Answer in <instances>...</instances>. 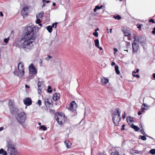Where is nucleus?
Segmentation results:
<instances>
[{
    "label": "nucleus",
    "mask_w": 155,
    "mask_h": 155,
    "mask_svg": "<svg viewBox=\"0 0 155 155\" xmlns=\"http://www.w3.org/2000/svg\"><path fill=\"white\" fill-rule=\"evenodd\" d=\"M125 126V124H123L122 126V128H121V130H124L125 129L124 127Z\"/></svg>",
    "instance_id": "obj_46"
},
{
    "label": "nucleus",
    "mask_w": 155,
    "mask_h": 155,
    "mask_svg": "<svg viewBox=\"0 0 155 155\" xmlns=\"http://www.w3.org/2000/svg\"><path fill=\"white\" fill-rule=\"evenodd\" d=\"M8 38H5L4 39V41L5 43H7L8 42Z\"/></svg>",
    "instance_id": "obj_50"
},
{
    "label": "nucleus",
    "mask_w": 155,
    "mask_h": 155,
    "mask_svg": "<svg viewBox=\"0 0 155 155\" xmlns=\"http://www.w3.org/2000/svg\"><path fill=\"white\" fill-rule=\"evenodd\" d=\"M44 12L43 11H41L40 13H39L36 15V18L40 19L42 18L44 15Z\"/></svg>",
    "instance_id": "obj_17"
},
{
    "label": "nucleus",
    "mask_w": 155,
    "mask_h": 155,
    "mask_svg": "<svg viewBox=\"0 0 155 155\" xmlns=\"http://www.w3.org/2000/svg\"><path fill=\"white\" fill-rule=\"evenodd\" d=\"M126 45L127 46V48H128V46H130V42H126Z\"/></svg>",
    "instance_id": "obj_47"
},
{
    "label": "nucleus",
    "mask_w": 155,
    "mask_h": 155,
    "mask_svg": "<svg viewBox=\"0 0 155 155\" xmlns=\"http://www.w3.org/2000/svg\"><path fill=\"white\" fill-rule=\"evenodd\" d=\"M37 104H38L39 106H41V101L40 100H38L37 102Z\"/></svg>",
    "instance_id": "obj_44"
},
{
    "label": "nucleus",
    "mask_w": 155,
    "mask_h": 155,
    "mask_svg": "<svg viewBox=\"0 0 155 155\" xmlns=\"http://www.w3.org/2000/svg\"><path fill=\"white\" fill-rule=\"evenodd\" d=\"M140 131L141 133L142 134H143V135H145V136H146L148 137H149L151 138H152L151 137H149V136H147V135H146L145 134V133L144 132V130L143 128L141 130H140Z\"/></svg>",
    "instance_id": "obj_29"
},
{
    "label": "nucleus",
    "mask_w": 155,
    "mask_h": 155,
    "mask_svg": "<svg viewBox=\"0 0 155 155\" xmlns=\"http://www.w3.org/2000/svg\"><path fill=\"white\" fill-rule=\"evenodd\" d=\"M58 115L59 117H58V116L56 115L55 116V118H56V117H60V118H63L64 119V117H62V116L61 115V114L60 113H58Z\"/></svg>",
    "instance_id": "obj_33"
},
{
    "label": "nucleus",
    "mask_w": 155,
    "mask_h": 155,
    "mask_svg": "<svg viewBox=\"0 0 155 155\" xmlns=\"http://www.w3.org/2000/svg\"><path fill=\"white\" fill-rule=\"evenodd\" d=\"M142 114V113L140 111H139L138 113V114L139 115H140Z\"/></svg>",
    "instance_id": "obj_57"
},
{
    "label": "nucleus",
    "mask_w": 155,
    "mask_h": 155,
    "mask_svg": "<svg viewBox=\"0 0 155 155\" xmlns=\"http://www.w3.org/2000/svg\"><path fill=\"white\" fill-rule=\"evenodd\" d=\"M29 70L31 74H36L37 73V69L32 64H31L28 67Z\"/></svg>",
    "instance_id": "obj_7"
},
{
    "label": "nucleus",
    "mask_w": 155,
    "mask_h": 155,
    "mask_svg": "<svg viewBox=\"0 0 155 155\" xmlns=\"http://www.w3.org/2000/svg\"><path fill=\"white\" fill-rule=\"evenodd\" d=\"M61 119V118L60 117H57L56 118V120L57 121L59 124L62 125L63 123V122H64V120H59Z\"/></svg>",
    "instance_id": "obj_22"
},
{
    "label": "nucleus",
    "mask_w": 155,
    "mask_h": 155,
    "mask_svg": "<svg viewBox=\"0 0 155 155\" xmlns=\"http://www.w3.org/2000/svg\"><path fill=\"white\" fill-rule=\"evenodd\" d=\"M146 136H141V140H146V138L145 137Z\"/></svg>",
    "instance_id": "obj_41"
},
{
    "label": "nucleus",
    "mask_w": 155,
    "mask_h": 155,
    "mask_svg": "<svg viewBox=\"0 0 155 155\" xmlns=\"http://www.w3.org/2000/svg\"><path fill=\"white\" fill-rule=\"evenodd\" d=\"M114 54H116V52L117 51V50L116 48H114Z\"/></svg>",
    "instance_id": "obj_51"
},
{
    "label": "nucleus",
    "mask_w": 155,
    "mask_h": 155,
    "mask_svg": "<svg viewBox=\"0 0 155 155\" xmlns=\"http://www.w3.org/2000/svg\"><path fill=\"white\" fill-rule=\"evenodd\" d=\"M40 129H42L44 131H45L47 129V127L43 125H41L40 127Z\"/></svg>",
    "instance_id": "obj_31"
},
{
    "label": "nucleus",
    "mask_w": 155,
    "mask_h": 155,
    "mask_svg": "<svg viewBox=\"0 0 155 155\" xmlns=\"http://www.w3.org/2000/svg\"><path fill=\"white\" fill-rule=\"evenodd\" d=\"M15 118L19 123L24 128L26 127V125L24 123L26 119V115L24 112H20L15 115Z\"/></svg>",
    "instance_id": "obj_2"
},
{
    "label": "nucleus",
    "mask_w": 155,
    "mask_h": 155,
    "mask_svg": "<svg viewBox=\"0 0 155 155\" xmlns=\"http://www.w3.org/2000/svg\"><path fill=\"white\" fill-rule=\"evenodd\" d=\"M57 22H55L54 23H53L52 24V25L51 26L52 27V28L53 27H54V26H54V28H55L56 27H57Z\"/></svg>",
    "instance_id": "obj_40"
},
{
    "label": "nucleus",
    "mask_w": 155,
    "mask_h": 155,
    "mask_svg": "<svg viewBox=\"0 0 155 155\" xmlns=\"http://www.w3.org/2000/svg\"><path fill=\"white\" fill-rule=\"evenodd\" d=\"M9 109L11 114H12V115H15L17 114V113H18L19 112L18 109L15 106Z\"/></svg>",
    "instance_id": "obj_10"
},
{
    "label": "nucleus",
    "mask_w": 155,
    "mask_h": 155,
    "mask_svg": "<svg viewBox=\"0 0 155 155\" xmlns=\"http://www.w3.org/2000/svg\"><path fill=\"white\" fill-rule=\"evenodd\" d=\"M95 45L97 47H98L99 46V41L98 39H97L94 41Z\"/></svg>",
    "instance_id": "obj_27"
},
{
    "label": "nucleus",
    "mask_w": 155,
    "mask_h": 155,
    "mask_svg": "<svg viewBox=\"0 0 155 155\" xmlns=\"http://www.w3.org/2000/svg\"><path fill=\"white\" fill-rule=\"evenodd\" d=\"M43 62V60L42 59H40L39 61L40 64L41 65Z\"/></svg>",
    "instance_id": "obj_54"
},
{
    "label": "nucleus",
    "mask_w": 155,
    "mask_h": 155,
    "mask_svg": "<svg viewBox=\"0 0 155 155\" xmlns=\"http://www.w3.org/2000/svg\"><path fill=\"white\" fill-rule=\"evenodd\" d=\"M0 15L2 16H3V14L2 12H0Z\"/></svg>",
    "instance_id": "obj_60"
},
{
    "label": "nucleus",
    "mask_w": 155,
    "mask_h": 155,
    "mask_svg": "<svg viewBox=\"0 0 155 155\" xmlns=\"http://www.w3.org/2000/svg\"><path fill=\"white\" fill-rule=\"evenodd\" d=\"M52 100L50 99H45L44 101L47 107H50L51 104V102H52Z\"/></svg>",
    "instance_id": "obj_13"
},
{
    "label": "nucleus",
    "mask_w": 155,
    "mask_h": 155,
    "mask_svg": "<svg viewBox=\"0 0 155 155\" xmlns=\"http://www.w3.org/2000/svg\"><path fill=\"white\" fill-rule=\"evenodd\" d=\"M14 74L16 75V76H18L19 74V72L17 71H15L14 72Z\"/></svg>",
    "instance_id": "obj_45"
},
{
    "label": "nucleus",
    "mask_w": 155,
    "mask_h": 155,
    "mask_svg": "<svg viewBox=\"0 0 155 155\" xmlns=\"http://www.w3.org/2000/svg\"><path fill=\"white\" fill-rule=\"evenodd\" d=\"M110 155H119V153L118 151H115L114 152H112Z\"/></svg>",
    "instance_id": "obj_32"
},
{
    "label": "nucleus",
    "mask_w": 155,
    "mask_h": 155,
    "mask_svg": "<svg viewBox=\"0 0 155 155\" xmlns=\"http://www.w3.org/2000/svg\"><path fill=\"white\" fill-rule=\"evenodd\" d=\"M47 90H48V92L49 93H51L52 91L51 90V87L50 86H49L48 87V88Z\"/></svg>",
    "instance_id": "obj_39"
},
{
    "label": "nucleus",
    "mask_w": 155,
    "mask_h": 155,
    "mask_svg": "<svg viewBox=\"0 0 155 155\" xmlns=\"http://www.w3.org/2000/svg\"><path fill=\"white\" fill-rule=\"evenodd\" d=\"M1 154L2 155H7V153L6 151L4 150L3 149V150L2 151Z\"/></svg>",
    "instance_id": "obj_38"
},
{
    "label": "nucleus",
    "mask_w": 155,
    "mask_h": 155,
    "mask_svg": "<svg viewBox=\"0 0 155 155\" xmlns=\"http://www.w3.org/2000/svg\"><path fill=\"white\" fill-rule=\"evenodd\" d=\"M103 7V5H101L100 6L97 5L95 7L97 8V9H100L101 8Z\"/></svg>",
    "instance_id": "obj_43"
},
{
    "label": "nucleus",
    "mask_w": 155,
    "mask_h": 155,
    "mask_svg": "<svg viewBox=\"0 0 155 155\" xmlns=\"http://www.w3.org/2000/svg\"><path fill=\"white\" fill-rule=\"evenodd\" d=\"M18 68L19 74L22 77L25 73L24 68L23 64L21 62H20L18 65Z\"/></svg>",
    "instance_id": "obj_6"
},
{
    "label": "nucleus",
    "mask_w": 155,
    "mask_h": 155,
    "mask_svg": "<svg viewBox=\"0 0 155 155\" xmlns=\"http://www.w3.org/2000/svg\"><path fill=\"white\" fill-rule=\"evenodd\" d=\"M139 48L138 42H133L132 43V52L133 53L135 54L137 52Z\"/></svg>",
    "instance_id": "obj_8"
},
{
    "label": "nucleus",
    "mask_w": 155,
    "mask_h": 155,
    "mask_svg": "<svg viewBox=\"0 0 155 155\" xmlns=\"http://www.w3.org/2000/svg\"><path fill=\"white\" fill-rule=\"evenodd\" d=\"M37 19L36 20V23L38 24L39 23L41 22V21H40V19L37 18Z\"/></svg>",
    "instance_id": "obj_42"
},
{
    "label": "nucleus",
    "mask_w": 155,
    "mask_h": 155,
    "mask_svg": "<svg viewBox=\"0 0 155 155\" xmlns=\"http://www.w3.org/2000/svg\"><path fill=\"white\" fill-rule=\"evenodd\" d=\"M101 83L103 85H105L107 84V78L104 76H102L101 78Z\"/></svg>",
    "instance_id": "obj_16"
},
{
    "label": "nucleus",
    "mask_w": 155,
    "mask_h": 155,
    "mask_svg": "<svg viewBox=\"0 0 155 155\" xmlns=\"http://www.w3.org/2000/svg\"><path fill=\"white\" fill-rule=\"evenodd\" d=\"M117 112H114L112 114V120L115 125H117L119 124V122L121 120L120 117V111H119L118 108L116 109Z\"/></svg>",
    "instance_id": "obj_3"
},
{
    "label": "nucleus",
    "mask_w": 155,
    "mask_h": 155,
    "mask_svg": "<svg viewBox=\"0 0 155 155\" xmlns=\"http://www.w3.org/2000/svg\"><path fill=\"white\" fill-rule=\"evenodd\" d=\"M147 38L144 36H141L139 39V41L143 48L147 46Z\"/></svg>",
    "instance_id": "obj_5"
},
{
    "label": "nucleus",
    "mask_w": 155,
    "mask_h": 155,
    "mask_svg": "<svg viewBox=\"0 0 155 155\" xmlns=\"http://www.w3.org/2000/svg\"><path fill=\"white\" fill-rule=\"evenodd\" d=\"M142 26V24H138L137 25V28H139V30L140 31L141 30V27Z\"/></svg>",
    "instance_id": "obj_37"
},
{
    "label": "nucleus",
    "mask_w": 155,
    "mask_h": 155,
    "mask_svg": "<svg viewBox=\"0 0 155 155\" xmlns=\"http://www.w3.org/2000/svg\"><path fill=\"white\" fill-rule=\"evenodd\" d=\"M36 29L34 25L27 27L25 29L24 37L15 42L16 46L27 52L31 50L33 47V43L36 38Z\"/></svg>",
    "instance_id": "obj_1"
},
{
    "label": "nucleus",
    "mask_w": 155,
    "mask_h": 155,
    "mask_svg": "<svg viewBox=\"0 0 155 155\" xmlns=\"http://www.w3.org/2000/svg\"><path fill=\"white\" fill-rule=\"evenodd\" d=\"M135 77H137V78H139L140 77V76L139 75L137 74V75H136Z\"/></svg>",
    "instance_id": "obj_58"
},
{
    "label": "nucleus",
    "mask_w": 155,
    "mask_h": 155,
    "mask_svg": "<svg viewBox=\"0 0 155 155\" xmlns=\"http://www.w3.org/2000/svg\"><path fill=\"white\" fill-rule=\"evenodd\" d=\"M153 78L155 79V73H153Z\"/></svg>",
    "instance_id": "obj_63"
},
{
    "label": "nucleus",
    "mask_w": 155,
    "mask_h": 155,
    "mask_svg": "<svg viewBox=\"0 0 155 155\" xmlns=\"http://www.w3.org/2000/svg\"><path fill=\"white\" fill-rule=\"evenodd\" d=\"M45 3H48L50 2V1L48 0H47V1L46 0V1H45Z\"/></svg>",
    "instance_id": "obj_61"
},
{
    "label": "nucleus",
    "mask_w": 155,
    "mask_h": 155,
    "mask_svg": "<svg viewBox=\"0 0 155 155\" xmlns=\"http://www.w3.org/2000/svg\"><path fill=\"white\" fill-rule=\"evenodd\" d=\"M38 93L39 94H40L41 92V86L42 85L41 82L39 81L38 83Z\"/></svg>",
    "instance_id": "obj_14"
},
{
    "label": "nucleus",
    "mask_w": 155,
    "mask_h": 155,
    "mask_svg": "<svg viewBox=\"0 0 155 155\" xmlns=\"http://www.w3.org/2000/svg\"><path fill=\"white\" fill-rule=\"evenodd\" d=\"M136 73V72L135 71H133L132 72V74H133V77H135V76L136 75L135 74Z\"/></svg>",
    "instance_id": "obj_52"
},
{
    "label": "nucleus",
    "mask_w": 155,
    "mask_h": 155,
    "mask_svg": "<svg viewBox=\"0 0 155 155\" xmlns=\"http://www.w3.org/2000/svg\"><path fill=\"white\" fill-rule=\"evenodd\" d=\"M113 18L118 20H119L121 19V17L119 15H117L116 16H114Z\"/></svg>",
    "instance_id": "obj_34"
},
{
    "label": "nucleus",
    "mask_w": 155,
    "mask_h": 155,
    "mask_svg": "<svg viewBox=\"0 0 155 155\" xmlns=\"http://www.w3.org/2000/svg\"><path fill=\"white\" fill-rule=\"evenodd\" d=\"M152 33L154 35L155 34V27L153 28V30L152 31Z\"/></svg>",
    "instance_id": "obj_53"
},
{
    "label": "nucleus",
    "mask_w": 155,
    "mask_h": 155,
    "mask_svg": "<svg viewBox=\"0 0 155 155\" xmlns=\"http://www.w3.org/2000/svg\"><path fill=\"white\" fill-rule=\"evenodd\" d=\"M77 107V105L74 101H73L70 104V109L73 111L75 110Z\"/></svg>",
    "instance_id": "obj_9"
},
{
    "label": "nucleus",
    "mask_w": 155,
    "mask_h": 155,
    "mask_svg": "<svg viewBox=\"0 0 155 155\" xmlns=\"http://www.w3.org/2000/svg\"><path fill=\"white\" fill-rule=\"evenodd\" d=\"M46 29L49 33H51L52 30V27L51 25H49L46 27Z\"/></svg>",
    "instance_id": "obj_24"
},
{
    "label": "nucleus",
    "mask_w": 155,
    "mask_h": 155,
    "mask_svg": "<svg viewBox=\"0 0 155 155\" xmlns=\"http://www.w3.org/2000/svg\"><path fill=\"white\" fill-rule=\"evenodd\" d=\"M4 129V127H0V131L3 130Z\"/></svg>",
    "instance_id": "obj_59"
},
{
    "label": "nucleus",
    "mask_w": 155,
    "mask_h": 155,
    "mask_svg": "<svg viewBox=\"0 0 155 155\" xmlns=\"http://www.w3.org/2000/svg\"><path fill=\"white\" fill-rule=\"evenodd\" d=\"M99 30V28H97L95 31V32L93 33V35L95 37L98 36V33L97 32V31Z\"/></svg>",
    "instance_id": "obj_26"
},
{
    "label": "nucleus",
    "mask_w": 155,
    "mask_h": 155,
    "mask_svg": "<svg viewBox=\"0 0 155 155\" xmlns=\"http://www.w3.org/2000/svg\"><path fill=\"white\" fill-rule=\"evenodd\" d=\"M123 31L125 36H128L130 35V33L129 30L127 29H124Z\"/></svg>",
    "instance_id": "obj_19"
},
{
    "label": "nucleus",
    "mask_w": 155,
    "mask_h": 155,
    "mask_svg": "<svg viewBox=\"0 0 155 155\" xmlns=\"http://www.w3.org/2000/svg\"><path fill=\"white\" fill-rule=\"evenodd\" d=\"M99 155H104V154L103 153H99Z\"/></svg>",
    "instance_id": "obj_64"
},
{
    "label": "nucleus",
    "mask_w": 155,
    "mask_h": 155,
    "mask_svg": "<svg viewBox=\"0 0 155 155\" xmlns=\"http://www.w3.org/2000/svg\"><path fill=\"white\" fill-rule=\"evenodd\" d=\"M115 69L116 73L117 74H120V72L119 70V67L118 65H116L115 67Z\"/></svg>",
    "instance_id": "obj_23"
},
{
    "label": "nucleus",
    "mask_w": 155,
    "mask_h": 155,
    "mask_svg": "<svg viewBox=\"0 0 155 155\" xmlns=\"http://www.w3.org/2000/svg\"><path fill=\"white\" fill-rule=\"evenodd\" d=\"M10 155H16V152H14L13 153H10Z\"/></svg>",
    "instance_id": "obj_55"
},
{
    "label": "nucleus",
    "mask_w": 155,
    "mask_h": 155,
    "mask_svg": "<svg viewBox=\"0 0 155 155\" xmlns=\"http://www.w3.org/2000/svg\"><path fill=\"white\" fill-rule=\"evenodd\" d=\"M24 102L26 106H29L31 104L32 101L30 98H28L24 101Z\"/></svg>",
    "instance_id": "obj_12"
},
{
    "label": "nucleus",
    "mask_w": 155,
    "mask_h": 155,
    "mask_svg": "<svg viewBox=\"0 0 155 155\" xmlns=\"http://www.w3.org/2000/svg\"><path fill=\"white\" fill-rule=\"evenodd\" d=\"M149 152L153 154H155V149H152Z\"/></svg>",
    "instance_id": "obj_36"
},
{
    "label": "nucleus",
    "mask_w": 155,
    "mask_h": 155,
    "mask_svg": "<svg viewBox=\"0 0 155 155\" xmlns=\"http://www.w3.org/2000/svg\"><path fill=\"white\" fill-rule=\"evenodd\" d=\"M127 122H132L133 120V118L131 116H128L127 117Z\"/></svg>",
    "instance_id": "obj_25"
},
{
    "label": "nucleus",
    "mask_w": 155,
    "mask_h": 155,
    "mask_svg": "<svg viewBox=\"0 0 155 155\" xmlns=\"http://www.w3.org/2000/svg\"><path fill=\"white\" fill-rule=\"evenodd\" d=\"M148 107V106L146 105V104L144 103H143V104L142 105V111H143V110H147L148 109L146 108H145L144 107Z\"/></svg>",
    "instance_id": "obj_30"
},
{
    "label": "nucleus",
    "mask_w": 155,
    "mask_h": 155,
    "mask_svg": "<svg viewBox=\"0 0 155 155\" xmlns=\"http://www.w3.org/2000/svg\"><path fill=\"white\" fill-rule=\"evenodd\" d=\"M134 40L133 42H138V41L139 40V39L136 35H135L134 36Z\"/></svg>",
    "instance_id": "obj_28"
},
{
    "label": "nucleus",
    "mask_w": 155,
    "mask_h": 155,
    "mask_svg": "<svg viewBox=\"0 0 155 155\" xmlns=\"http://www.w3.org/2000/svg\"><path fill=\"white\" fill-rule=\"evenodd\" d=\"M8 105L9 109L15 106L14 104V103L11 100H10L9 101Z\"/></svg>",
    "instance_id": "obj_20"
},
{
    "label": "nucleus",
    "mask_w": 155,
    "mask_h": 155,
    "mask_svg": "<svg viewBox=\"0 0 155 155\" xmlns=\"http://www.w3.org/2000/svg\"><path fill=\"white\" fill-rule=\"evenodd\" d=\"M149 21L150 22H151L153 23H155V21H154L153 19H150Z\"/></svg>",
    "instance_id": "obj_49"
},
{
    "label": "nucleus",
    "mask_w": 155,
    "mask_h": 155,
    "mask_svg": "<svg viewBox=\"0 0 155 155\" xmlns=\"http://www.w3.org/2000/svg\"><path fill=\"white\" fill-rule=\"evenodd\" d=\"M7 146L8 147L7 151L9 153H11L16 152L14 145L11 141H7Z\"/></svg>",
    "instance_id": "obj_4"
},
{
    "label": "nucleus",
    "mask_w": 155,
    "mask_h": 155,
    "mask_svg": "<svg viewBox=\"0 0 155 155\" xmlns=\"http://www.w3.org/2000/svg\"><path fill=\"white\" fill-rule=\"evenodd\" d=\"M45 1H46V0H42V2L43 3V5H42V8L45 6Z\"/></svg>",
    "instance_id": "obj_48"
},
{
    "label": "nucleus",
    "mask_w": 155,
    "mask_h": 155,
    "mask_svg": "<svg viewBox=\"0 0 155 155\" xmlns=\"http://www.w3.org/2000/svg\"><path fill=\"white\" fill-rule=\"evenodd\" d=\"M52 58V56L48 55V57L45 58V59L47 61H49Z\"/></svg>",
    "instance_id": "obj_35"
},
{
    "label": "nucleus",
    "mask_w": 155,
    "mask_h": 155,
    "mask_svg": "<svg viewBox=\"0 0 155 155\" xmlns=\"http://www.w3.org/2000/svg\"><path fill=\"white\" fill-rule=\"evenodd\" d=\"M60 94L58 93L54 94L53 97V100L54 101H56L59 99Z\"/></svg>",
    "instance_id": "obj_15"
},
{
    "label": "nucleus",
    "mask_w": 155,
    "mask_h": 155,
    "mask_svg": "<svg viewBox=\"0 0 155 155\" xmlns=\"http://www.w3.org/2000/svg\"><path fill=\"white\" fill-rule=\"evenodd\" d=\"M98 48H99L100 50H102V47H100L99 46V45L98 46V47H97Z\"/></svg>",
    "instance_id": "obj_62"
},
{
    "label": "nucleus",
    "mask_w": 155,
    "mask_h": 155,
    "mask_svg": "<svg viewBox=\"0 0 155 155\" xmlns=\"http://www.w3.org/2000/svg\"><path fill=\"white\" fill-rule=\"evenodd\" d=\"M64 143L67 148H69L71 147L70 146L71 143L68 140H65L64 141Z\"/></svg>",
    "instance_id": "obj_18"
},
{
    "label": "nucleus",
    "mask_w": 155,
    "mask_h": 155,
    "mask_svg": "<svg viewBox=\"0 0 155 155\" xmlns=\"http://www.w3.org/2000/svg\"><path fill=\"white\" fill-rule=\"evenodd\" d=\"M131 127L132 128L134 129V130L136 131H138L139 129L138 127L134 125V124H131Z\"/></svg>",
    "instance_id": "obj_21"
},
{
    "label": "nucleus",
    "mask_w": 155,
    "mask_h": 155,
    "mask_svg": "<svg viewBox=\"0 0 155 155\" xmlns=\"http://www.w3.org/2000/svg\"><path fill=\"white\" fill-rule=\"evenodd\" d=\"M25 87L26 88H30L29 86L27 84L25 85Z\"/></svg>",
    "instance_id": "obj_56"
},
{
    "label": "nucleus",
    "mask_w": 155,
    "mask_h": 155,
    "mask_svg": "<svg viewBox=\"0 0 155 155\" xmlns=\"http://www.w3.org/2000/svg\"><path fill=\"white\" fill-rule=\"evenodd\" d=\"M28 7H25L23 8L21 11V13L22 16L24 17L28 15Z\"/></svg>",
    "instance_id": "obj_11"
}]
</instances>
